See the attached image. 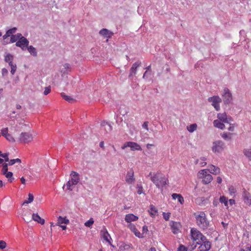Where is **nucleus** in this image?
<instances>
[{
  "instance_id": "nucleus-1",
  "label": "nucleus",
  "mask_w": 251,
  "mask_h": 251,
  "mask_svg": "<svg viewBox=\"0 0 251 251\" xmlns=\"http://www.w3.org/2000/svg\"><path fill=\"white\" fill-rule=\"evenodd\" d=\"M149 176H150L151 180L156 186V188L161 190L168 182V179L160 173L150 172Z\"/></svg>"
},
{
  "instance_id": "nucleus-2",
  "label": "nucleus",
  "mask_w": 251,
  "mask_h": 251,
  "mask_svg": "<svg viewBox=\"0 0 251 251\" xmlns=\"http://www.w3.org/2000/svg\"><path fill=\"white\" fill-rule=\"evenodd\" d=\"M196 224L202 230L207 229L209 226V222L207 220L206 214L203 211H198L194 213Z\"/></svg>"
},
{
  "instance_id": "nucleus-3",
  "label": "nucleus",
  "mask_w": 251,
  "mask_h": 251,
  "mask_svg": "<svg viewBox=\"0 0 251 251\" xmlns=\"http://www.w3.org/2000/svg\"><path fill=\"white\" fill-rule=\"evenodd\" d=\"M191 236L192 239L195 241L197 244H201V241H204L206 239V237L195 228H191Z\"/></svg>"
},
{
  "instance_id": "nucleus-4",
  "label": "nucleus",
  "mask_w": 251,
  "mask_h": 251,
  "mask_svg": "<svg viewBox=\"0 0 251 251\" xmlns=\"http://www.w3.org/2000/svg\"><path fill=\"white\" fill-rule=\"evenodd\" d=\"M71 179L66 183V187L70 191H72L75 185H76L79 180L78 174L75 171H73L71 174Z\"/></svg>"
},
{
  "instance_id": "nucleus-5",
  "label": "nucleus",
  "mask_w": 251,
  "mask_h": 251,
  "mask_svg": "<svg viewBox=\"0 0 251 251\" xmlns=\"http://www.w3.org/2000/svg\"><path fill=\"white\" fill-rule=\"evenodd\" d=\"M198 176L200 178L202 179V182L204 184L210 183L213 179L212 176L210 174H208L205 169L199 171Z\"/></svg>"
},
{
  "instance_id": "nucleus-6",
  "label": "nucleus",
  "mask_w": 251,
  "mask_h": 251,
  "mask_svg": "<svg viewBox=\"0 0 251 251\" xmlns=\"http://www.w3.org/2000/svg\"><path fill=\"white\" fill-rule=\"evenodd\" d=\"M225 144L222 141H216L213 143L212 151L215 153H221L224 149Z\"/></svg>"
},
{
  "instance_id": "nucleus-7",
  "label": "nucleus",
  "mask_w": 251,
  "mask_h": 251,
  "mask_svg": "<svg viewBox=\"0 0 251 251\" xmlns=\"http://www.w3.org/2000/svg\"><path fill=\"white\" fill-rule=\"evenodd\" d=\"M33 135L29 132H22L19 137V141L25 144L28 143L33 140Z\"/></svg>"
},
{
  "instance_id": "nucleus-8",
  "label": "nucleus",
  "mask_w": 251,
  "mask_h": 251,
  "mask_svg": "<svg viewBox=\"0 0 251 251\" xmlns=\"http://www.w3.org/2000/svg\"><path fill=\"white\" fill-rule=\"evenodd\" d=\"M208 101L211 102L212 105L217 111L220 110V103L222 102V99L218 96L209 97L208 99Z\"/></svg>"
},
{
  "instance_id": "nucleus-9",
  "label": "nucleus",
  "mask_w": 251,
  "mask_h": 251,
  "mask_svg": "<svg viewBox=\"0 0 251 251\" xmlns=\"http://www.w3.org/2000/svg\"><path fill=\"white\" fill-rule=\"evenodd\" d=\"M127 147H129L131 151H141L142 148L141 146L137 143L133 142H126L124 145L122 146L121 148L123 150L125 149Z\"/></svg>"
},
{
  "instance_id": "nucleus-10",
  "label": "nucleus",
  "mask_w": 251,
  "mask_h": 251,
  "mask_svg": "<svg viewBox=\"0 0 251 251\" xmlns=\"http://www.w3.org/2000/svg\"><path fill=\"white\" fill-rule=\"evenodd\" d=\"M224 94L222 95V97L223 98V101L225 104H229L230 103L232 100V94L230 93L229 90L225 88L224 89Z\"/></svg>"
},
{
  "instance_id": "nucleus-11",
  "label": "nucleus",
  "mask_w": 251,
  "mask_h": 251,
  "mask_svg": "<svg viewBox=\"0 0 251 251\" xmlns=\"http://www.w3.org/2000/svg\"><path fill=\"white\" fill-rule=\"evenodd\" d=\"M242 198L245 204L251 206V195L245 189L243 190Z\"/></svg>"
},
{
  "instance_id": "nucleus-12",
  "label": "nucleus",
  "mask_w": 251,
  "mask_h": 251,
  "mask_svg": "<svg viewBox=\"0 0 251 251\" xmlns=\"http://www.w3.org/2000/svg\"><path fill=\"white\" fill-rule=\"evenodd\" d=\"M217 118L218 120L226 124H228L229 122L232 121V118L230 116H227L225 112L223 113H218L217 114Z\"/></svg>"
},
{
  "instance_id": "nucleus-13",
  "label": "nucleus",
  "mask_w": 251,
  "mask_h": 251,
  "mask_svg": "<svg viewBox=\"0 0 251 251\" xmlns=\"http://www.w3.org/2000/svg\"><path fill=\"white\" fill-rule=\"evenodd\" d=\"M29 41L25 37H23L16 42V45L17 47H20L23 50H24L27 47Z\"/></svg>"
},
{
  "instance_id": "nucleus-14",
  "label": "nucleus",
  "mask_w": 251,
  "mask_h": 251,
  "mask_svg": "<svg viewBox=\"0 0 251 251\" xmlns=\"http://www.w3.org/2000/svg\"><path fill=\"white\" fill-rule=\"evenodd\" d=\"M141 63L139 61L135 62L130 69V73L128 75L129 78L133 77L136 74L137 69L141 65Z\"/></svg>"
},
{
  "instance_id": "nucleus-15",
  "label": "nucleus",
  "mask_w": 251,
  "mask_h": 251,
  "mask_svg": "<svg viewBox=\"0 0 251 251\" xmlns=\"http://www.w3.org/2000/svg\"><path fill=\"white\" fill-rule=\"evenodd\" d=\"M200 245L199 247L200 251H207L211 248V243L207 241L206 239L204 241H201Z\"/></svg>"
},
{
  "instance_id": "nucleus-16",
  "label": "nucleus",
  "mask_w": 251,
  "mask_h": 251,
  "mask_svg": "<svg viewBox=\"0 0 251 251\" xmlns=\"http://www.w3.org/2000/svg\"><path fill=\"white\" fill-rule=\"evenodd\" d=\"M170 225L173 233L176 234L179 232V229L181 227V225L179 223L172 221Z\"/></svg>"
},
{
  "instance_id": "nucleus-17",
  "label": "nucleus",
  "mask_w": 251,
  "mask_h": 251,
  "mask_svg": "<svg viewBox=\"0 0 251 251\" xmlns=\"http://www.w3.org/2000/svg\"><path fill=\"white\" fill-rule=\"evenodd\" d=\"M128 227L132 231L136 236L139 238H143V234L140 233L136 228L135 226L133 224H130L128 225Z\"/></svg>"
},
{
  "instance_id": "nucleus-18",
  "label": "nucleus",
  "mask_w": 251,
  "mask_h": 251,
  "mask_svg": "<svg viewBox=\"0 0 251 251\" xmlns=\"http://www.w3.org/2000/svg\"><path fill=\"white\" fill-rule=\"evenodd\" d=\"M99 33L104 37L110 38L113 35V33L106 28L101 29Z\"/></svg>"
},
{
  "instance_id": "nucleus-19",
  "label": "nucleus",
  "mask_w": 251,
  "mask_h": 251,
  "mask_svg": "<svg viewBox=\"0 0 251 251\" xmlns=\"http://www.w3.org/2000/svg\"><path fill=\"white\" fill-rule=\"evenodd\" d=\"M138 217L133 214H128L125 216V221L127 223H130L138 220Z\"/></svg>"
},
{
  "instance_id": "nucleus-20",
  "label": "nucleus",
  "mask_w": 251,
  "mask_h": 251,
  "mask_svg": "<svg viewBox=\"0 0 251 251\" xmlns=\"http://www.w3.org/2000/svg\"><path fill=\"white\" fill-rule=\"evenodd\" d=\"M209 172L214 175H218L220 173V169L213 165H210L208 166Z\"/></svg>"
},
{
  "instance_id": "nucleus-21",
  "label": "nucleus",
  "mask_w": 251,
  "mask_h": 251,
  "mask_svg": "<svg viewBox=\"0 0 251 251\" xmlns=\"http://www.w3.org/2000/svg\"><path fill=\"white\" fill-rule=\"evenodd\" d=\"M69 223V220L66 218V217H62L59 216L57 219V225L58 226H61V225H68Z\"/></svg>"
},
{
  "instance_id": "nucleus-22",
  "label": "nucleus",
  "mask_w": 251,
  "mask_h": 251,
  "mask_svg": "<svg viewBox=\"0 0 251 251\" xmlns=\"http://www.w3.org/2000/svg\"><path fill=\"white\" fill-rule=\"evenodd\" d=\"M32 219L41 225H44L45 223V220L41 218L37 213H33L32 215Z\"/></svg>"
},
{
  "instance_id": "nucleus-23",
  "label": "nucleus",
  "mask_w": 251,
  "mask_h": 251,
  "mask_svg": "<svg viewBox=\"0 0 251 251\" xmlns=\"http://www.w3.org/2000/svg\"><path fill=\"white\" fill-rule=\"evenodd\" d=\"M135 179L133 172H128L126 177V181L128 184H131Z\"/></svg>"
},
{
  "instance_id": "nucleus-24",
  "label": "nucleus",
  "mask_w": 251,
  "mask_h": 251,
  "mask_svg": "<svg viewBox=\"0 0 251 251\" xmlns=\"http://www.w3.org/2000/svg\"><path fill=\"white\" fill-rule=\"evenodd\" d=\"M172 198L174 200L177 199V201L181 204H183L184 202L183 197L179 194L174 193L172 195Z\"/></svg>"
},
{
  "instance_id": "nucleus-25",
  "label": "nucleus",
  "mask_w": 251,
  "mask_h": 251,
  "mask_svg": "<svg viewBox=\"0 0 251 251\" xmlns=\"http://www.w3.org/2000/svg\"><path fill=\"white\" fill-rule=\"evenodd\" d=\"M214 126L220 129H224L225 127L224 123L221 122L218 120H215L213 122Z\"/></svg>"
},
{
  "instance_id": "nucleus-26",
  "label": "nucleus",
  "mask_w": 251,
  "mask_h": 251,
  "mask_svg": "<svg viewBox=\"0 0 251 251\" xmlns=\"http://www.w3.org/2000/svg\"><path fill=\"white\" fill-rule=\"evenodd\" d=\"M149 212L150 213V215L151 217H155L157 215L158 210L155 207V206H154L152 204H151L150 206V209L149 210Z\"/></svg>"
},
{
  "instance_id": "nucleus-27",
  "label": "nucleus",
  "mask_w": 251,
  "mask_h": 251,
  "mask_svg": "<svg viewBox=\"0 0 251 251\" xmlns=\"http://www.w3.org/2000/svg\"><path fill=\"white\" fill-rule=\"evenodd\" d=\"M206 160L205 157H201L200 159H198L195 161L196 164H199L201 167L205 166L207 163L205 161Z\"/></svg>"
},
{
  "instance_id": "nucleus-28",
  "label": "nucleus",
  "mask_w": 251,
  "mask_h": 251,
  "mask_svg": "<svg viewBox=\"0 0 251 251\" xmlns=\"http://www.w3.org/2000/svg\"><path fill=\"white\" fill-rule=\"evenodd\" d=\"M101 126L102 127V129L106 130V132H109L112 130V126L107 122H103L101 124Z\"/></svg>"
},
{
  "instance_id": "nucleus-29",
  "label": "nucleus",
  "mask_w": 251,
  "mask_h": 251,
  "mask_svg": "<svg viewBox=\"0 0 251 251\" xmlns=\"http://www.w3.org/2000/svg\"><path fill=\"white\" fill-rule=\"evenodd\" d=\"M13 58L14 56L12 54L10 53H7L5 56L4 60L6 62H8V64L9 65L13 63Z\"/></svg>"
},
{
  "instance_id": "nucleus-30",
  "label": "nucleus",
  "mask_w": 251,
  "mask_h": 251,
  "mask_svg": "<svg viewBox=\"0 0 251 251\" xmlns=\"http://www.w3.org/2000/svg\"><path fill=\"white\" fill-rule=\"evenodd\" d=\"M231 133L224 132L222 133V137L225 140H230L231 139V136L232 135Z\"/></svg>"
},
{
  "instance_id": "nucleus-31",
  "label": "nucleus",
  "mask_w": 251,
  "mask_h": 251,
  "mask_svg": "<svg viewBox=\"0 0 251 251\" xmlns=\"http://www.w3.org/2000/svg\"><path fill=\"white\" fill-rule=\"evenodd\" d=\"M27 50L33 56H36L37 55V52L36 50L34 47L32 46H30L27 47Z\"/></svg>"
},
{
  "instance_id": "nucleus-32",
  "label": "nucleus",
  "mask_w": 251,
  "mask_h": 251,
  "mask_svg": "<svg viewBox=\"0 0 251 251\" xmlns=\"http://www.w3.org/2000/svg\"><path fill=\"white\" fill-rule=\"evenodd\" d=\"M244 154L251 161V149H245L243 150Z\"/></svg>"
},
{
  "instance_id": "nucleus-33",
  "label": "nucleus",
  "mask_w": 251,
  "mask_h": 251,
  "mask_svg": "<svg viewBox=\"0 0 251 251\" xmlns=\"http://www.w3.org/2000/svg\"><path fill=\"white\" fill-rule=\"evenodd\" d=\"M61 97L66 101L69 102H73L74 101V99L72 98L70 96L66 95L64 93H62Z\"/></svg>"
},
{
  "instance_id": "nucleus-34",
  "label": "nucleus",
  "mask_w": 251,
  "mask_h": 251,
  "mask_svg": "<svg viewBox=\"0 0 251 251\" xmlns=\"http://www.w3.org/2000/svg\"><path fill=\"white\" fill-rule=\"evenodd\" d=\"M33 200H34L33 195L31 193H29L28 194V198L27 200H26L24 201V202L23 203V205L30 203L33 201Z\"/></svg>"
},
{
  "instance_id": "nucleus-35",
  "label": "nucleus",
  "mask_w": 251,
  "mask_h": 251,
  "mask_svg": "<svg viewBox=\"0 0 251 251\" xmlns=\"http://www.w3.org/2000/svg\"><path fill=\"white\" fill-rule=\"evenodd\" d=\"M197 125L196 124H191L187 126V129L190 132H193L197 129Z\"/></svg>"
},
{
  "instance_id": "nucleus-36",
  "label": "nucleus",
  "mask_w": 251,
  "mask_h": 251,
  "mask_svg": "<svg viewBox=\"0 0 251 251\" xmlns=\"http://www.w3.org/2000/svg\"><path fill=\"white\" fill-rule=\"evenodd\" d=\"M221 203H224L226 207H228V199L224 196H221L219 199Z\"/></svg>"
},
{
  "instance_id": "nucleus-37",
  "label": "nucleus",
  "mask_w": 251,
  "mask_h": 251,
  "mask_svg": "<svg viewBox=\"0 0 251 251\" xmlns=\"http://www.w3.org/2000/svg\"><path fill=\"white\" fill-rule=\"evenodd\" d=\"M4 175H5L6 178H8V181H9L10 182H12L13 180L14 179V178L12 177L13 173L11 172H8L4 174Z\"/></svg>"
},
{
  "instance_id": "nucleus-38",
  "label": "nucleus",
  "mask_w": 251,
  "mask_h": 251,
  "mask_svg": "<svg viewBox=\"0 0 251 251\" xmlns=\"http://www.w3.org/2000/svg\"><path fill=\"white\" fill-rule=\"evenodd\" d=\"M64 68L62 69L61 72L65 74L67 73L68 71H70V65L68 63H66L63 65Z\"/></svg>"
},
{
  "instance_id": "nucleus-39",
  "label": "nucleus",
  "mask_w": 251,
  "mask_h": 251,
  "mask_svg": "<svg viewBox=\"0 0 251 251\" xmlns=\"http://www.w3.org/2000/svg\"><path fill=\"white\" fill-rule=\"evenodd\" d=\"M94 223V221L92 218H91L88 221H86L84 223V226L90 227Z\"/></svg>"
},
{
  "instance_id": "nucleus-40",
  "label": "nucleus",
  "mask_w": 251,
  "mask_h": 251,
  "mask_svg": "<svg viewBox=\"0 0 251 251\" xmlns=\"http://www.w3.org/2000/svg\"><path fill=\"white\" fill-rule=\"evenodd\" d=\"M21 162V160L19 158H16V159H11L9 161V163H8V165L11 166V165H14V164H15L16 163H20Z\"/></svg>"
},
{
  "instance_id": "nucleus-41",
  "label": "nucleus",
  "mask_w": 251,
  "mask_h": 251,
  "mask_svg": "<svg viewBox=\"0 0 251 251\" xmlns=\"http://www.w3.org/2000/svg\"><path fill=\"white\" fill-rule=\"evenodd\" d=\"M11 67V73L12 75H14L17 70V66L16 64L12 63L9 65Z\"/></svg>"
},
{
  "instance_id": "nucleus-42",
  "label": "nucleus",
  "mask_w": 251,
  "mask_h": 251,
  "mask_svg": "<svg viewBox=\"0 0 251 251\" xmlns=\"http://www.w3.org/2000/svg\"><path fill=\"white\" fill-rule=\"evenodd\" d=\"M5 138L7 140H8V141H9L10 142L14 143V142H15V139L14 138V137L10 134L8 133L5 137Z\"/></svg>"
},
{
  "instance_id": "nucleus-43",
  "label": "nucleus",
  "mask_w": 251,
  "mask_h": 251,
  "mask_svg": "<svg viewBox=\"0 0 251 251\" xmlns=\"http://www.w3.org/2000/svg\"><path fill=\"white\" fill-rule=\"evenodd\" d=\"M8 165H9L7 163H4L3 165V167L1 170L2 174L3 175L8 172Z\"/></svg>"
},
{
  "instance_id": "nucleus-44",
  "label": "nucleus",
  "mask_w": 251,
  "mask_h": 251,
  "mask_svg": "<svg viewBox=\"0 0 251 251\" xmlns=\"http://www.w3.org/2000/svg\"><path fill=\"white\" fill-rule=\"evenodd\" d=\"M109 236V234L108 233L107 231L106 230L103 234V238L104 239L105 241H106L107 242L110 243V241L108 239V237Z\"/></svg>"
},
{
  "instance_id": "nucleus-45",
  "label": "nucleus",
  "mask_w": 251,
  "mask_h": 251,
  "mask_svg": "<svg viewBox=\"0 0 251 251\" xmlns=\"http://www.w3.org/2000/svg\"><path fill=\"white\" fill-rule=\"evenodd\" d=\"M1 133L2 136L5 137L8 134V128H3L1 130Z\"/></svg>"
},
{
  "instance_id": "nucleus-46",
  "label": "nucleus",
  "mask_w": 251,
  "mask_h": 251,
  "mask_svg": "<svg viewBox=\"0 0 251 251\" xmlns=\"http://www.w3.org/2000/svg\"><path fill=\"white\" fill-rule=\"evenodd\" d=\"M18 39L16 37L15 35H12L10 37V42L11 43H14L17 42L18 41Z\"/></svg>"
},
{
  "instance_id": "nucleus-47",
  "label": "nucleus",
  "mask_w": 251,
  "mask_h": 251,
  "mask_svg": "<svg viewBox=\"0 0 251 251\" xmlns=\"http://www.w3.org/2000/svg\"><path fill=\"white\" fill-rule=\"evenodd\" d=\"M6 247V243L3 240L0 241V249L3 250Z\"/></svg>"
},
{
  "instance_id": "nucleus-48",
  "label": "nucleus",
  "mask_w": 251,
  "mask_h": 251,
  "mask_svg": "<svg viewBox=\"0 0 251 251\" xmlns=\"http://www.w3.org/2000/svg\"><path fill=\"white\" fill-rule=\"evenodd\" d=\"M0 156L3 157L5 159V161L7 162L9 161V158L8 156L7 153H2L1 151H0Z\"/></svg>"
},
{
  "instance_id": "nucleus-49",
  "label": "nucleus",
  "mask_w": 251,
  "mask_h": 251,
  "mask_svg": "<svg viewBox=\"0 0 251 251\" xmlns=\"http://www.w3.org/2000/svg\"><path fill=\"white\" fill-rule=\"evenodd\" d=\"M171 213H163V218L166 221H168L170 219Z\"/></svg>"
},
{
  "instance_id": "nucleus-50",
  "label": "nucleus",
  "mask_w": 251,
  "mask_h": 251,
  "mask_svg": "<svg viewBox=\"0 0 251 251\" xmlns=\"http://www.w3.org/2000/svg\"><path fill=\"white\" fill-rule=\"evenodd\" d=\"M50 91H51L50 86L46 87L44 91V94L45 95H47L50 92Z\"/></svg>"
},
{
  "instance_id": "nucleus-51",
  "label": "nucleus",
  "mask_w": 251,
  "mask_h": 251,
  "mask_svg": "<svg viewBox=\"0 0 251 251\" xmlns=\"http://www.w3.org/2000/svg\"><path fill=\"white\" fill-rule=\"evenodd\" d=\"M177 251H187V249L183 245H180Z\"/></svg>"
},
{
  "instance_id": "nucleus-52",
  "label": "nucleus",
  "mask_w": 251,
  "mask_h": 251,
  "mask_svg": "<svg viewBox=\"0 0 251 251\" xmlns=\"http://www.w3.org/2000/svg\"><path fill=\"white\" fill-rule=\"evenodd\" d=\"M235 128V125L234 124H229V126L228 127V130L230 131H233Z\"/></svg>"
},
{
  "instance_id": "nucleus-53",
  "label": "nucleus",
  "mask_w": 251,
  "mask_h": 251,
  "mask_svg": "<svg viewBox=\"0 0 251 251\" xmlns=\"http://www.w3.org/2000/svg\"><path fill=\"white\" fill-rule=\"evenodd\" d=\"M148 231V228L147 226H143V237L144 236V235L145 233H146L147 231Z\"/></svg>"
},
{
  "instance_id": "nucleus-54",
  "label": "nucleus",
  "mask_w": 251,
  "mask_h": 251,
  "mask_svg": "<svg viewBox=\"0 0 251 251\" xmlns=\"http://www.w3.org/2000/svg\"><path fill=\"white\" fill-rule=\"evenodd\" d=\"M17 30L16 27H13L11 29H10L8 30V31L12 35L13 33H15Z\"/></svg>"
},
{
  "instance_id": "nucleus-55",
  "label": "nucleus",
  "mask_w": 251,
  "mask_h": 251,
  "mask_svg": "<svg viewBox=\"0 0 251 251\" xmlns=\"http://www.w3.org/2000/svg\"><path fill=\"white\" fill-rule=\"evenodd\" d=\"M11 35V34L7 30L6 33L3 36V39H6L7 37Z\"/></svg>"
},
{
  "instance_id": "nucleus-56",
  "label": "nucleus",
  "mask_w": 251,
  "mask_h": 251,
  "mask_svg": "<svg viewBox=\"0 0 251 251\" xmlns=\"http://www.w3.org/2000/svg\"><path fill=\"white\" fill-rule=\"evenodd\" d=\"M2 75H6L8 74V70L5 68H3L2 69Z\"/></svg>"
},
{
  "instance_id": "nucleus-57",
  "label": "nucleus",
  "mask_w": 251,
  "mask_h": 251,
  "mask_svg": "<svg viewBox=\"0 0 251 251\" xmlns=\"http://www.w3.org/2000/svg\"><path fill=\"white\" fill-rule=\"evenodd\" d=\"M148 124V122H146L144 123V124L143 125V128H145L147 130H149Z\"/></svg>"
},
{
  "instance_id": "nucleus-58",
  "label": "nucleus",
  "mask_w": 251,
  "mask_h": 251,
  "mask_svg": "<svg viewBox=\"0 0 251 251\" xmlns=\"http://www.w3.org/2000/svg\"><path fill=\"white\" fill-rule=\"evenodd\" d=\"M143 193V187L142 186L139 187L137 191V193L139 195Z\"/></svg>"
},
{
  "instance_id": "nucleus-59",
  "label": "nucleus",
  "mask_w": 251,
  "mask_h": 251,
  "mask_svg": "<svg viewBox=\"0 0 251 251\" xmlns=\"http://www.w3.org/2000/svg\"><path fill=\"white\" fill-rule=\"evenodd\" d=\"M229 203L230 205H232L235 203V201L233 199H230L229 200Z\"/></svg>"
},
{
  "instance_id": "nucleus-60",
  "label": "nucleus",
  "mask_w": 251,
  "mask_h": 251,
  "mask_svg": "<svg viewBox=\"0 0 251 251\" xmlns=\"http://www.w3.org/2000/svg\"><path fill=\"white\" fill-rule=\"evenodd\" d=\"M217 182L219 184H221L222 182V178L220 176H218L217 178Z\"/></svg>"
},
{
  "instance_id": "nucleus-61",
  "label": "nucleus",
  "mask_w": 251,
  "mask_h": 251,
  "mask_svg": "<svg viewBox=\"0 0 251 251\" xmlns=\"http://www.w3.org/2000/svg\"><path fill=\"white\" fill-rule=\"evenodd\" d=\"M16 36V37H17V38L18 39V40H19L21 38H23L24 37L23 36H22V34L21 33H18L16 35H15Z\"/></svg>"
},
{
  "instance_id": "nucleus-62",
  "label": "nucleus",
  "mask_w": 251,
  "mask_h": 251,
  "mask_svg": "<svg viewBox=\"0 0 251 251\" xmlns=\"http://www.w3.org/2000/svg\"><path fill=\"white\" fill-rule=\"evenodd\" d=\"M66 225H61L59 226L62 229V230H66L67 228Z\"/></svg>"
},
{
  "instance_id": "nucleus-63",
  "label": "nucleus",
  "mask_w": 251,
  "mask_h": 251,
  "mask_svg": "<svg viewBox=\"0 0 251 251\" xmlns=\"http://www.w3.org/2000/svg\"><path fill=\"white\" fill-rule=\"evenodd\" d=\"M50 224V229H51V230H52L53 227H55L56 226H58L57 225V224L54 225V223H52V222H51Z\"/></svg>"
},
{
  "instance_id": "nucleus-64",
  "label": "nucleus",
  "mask_w": 251,
  "mask_h": 251,
  "mask_svg": "<svg viewBox=\"0 0 251 251\" xmlns=\"http://www.w3.org/2000/svg\"><path fill=\"white\" fill-rule=\"evenodd\" d=\"M234 190H235L233 187H231L230 188H229V191L230 194L234 193Z\"/></svg>"
}]
</instances>
